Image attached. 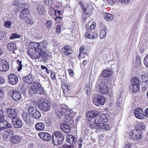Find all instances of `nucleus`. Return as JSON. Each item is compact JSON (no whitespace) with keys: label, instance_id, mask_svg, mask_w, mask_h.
I'll return each instance as SVG.
<instances>
[{"label":"nucleus","instance_id":"13d9d810","mask_svg":"<svg viewBox=\"0 0 148 148\" xmlns=\"http://www.w3.org/2000/svg\"><path fill=\"white\" fill-rule=\"evenodd\" d=\"M99 117H97L94 119V122H95V123L96 124V125H99V124L101 123H100V120H99Z\"/></svg>","mask_w":148,"mask_h":148},{"label":"nucleus","instance_id":"9d476101","mask_svg":"<svg viewBox=\"0 0 148 148\" xmlns=\"http://www.w3.org/2000/svg\"><path fill=\"white\" fill-rule=\"evenodd\" d=\"M34 51L35 52L34 53V55H35V58H38L42 56H43L46 53V51L43 50L42 48L39 47L36 48L35 49Z\"/></svg>","mask_w":148,"mask_h":148},{"label":"nucleus","instance_id":"f3484780","mask_svg":"<svg viewBox=\"0 0 148 148\" xmlns=\"http://www.w3.org/2000/svg\"><path fill=\"white\" fill-rule=\"evenodd\" d=\"M11 125L6 121L0 122V132L6 128H10Z\"/></svg>","mask_w":148,"mask_h":148},{"label":"nucleus","instance_id":"6e6552de","mask_svg":"<svg viewBox=\"0 0 148 148\" xmlns=\"http://www.w3.org/2000/svg\"><path fill=\"white\" fill-rule=\"evenodd\" d=\"M12 123L14 127L16 128H21L22 126V121L19 118V117L12 119Z\"/></svg>","mask_w":148,"mask_h":148},{"label":"nucleus","instance_id":"c03bdc74","mask_svg":"<svg viewBox=\"0 0 148 148\" xmlns=\"http://www.w3.org/2000/svg\"><path fill=\"white\" fill-rule=\"evenodd\" d=\"M12 22L10 21H5L4 25L5 27L8 29H10L11 27Z\"/></svg>","mask_w":148,"mask_h":148},{"label":"nucleus","instance_id":"3c124183","mask_svg":"<svg viewBox=\"0 0 148 148\" xmlns=\"http://www.w3.org/2000/svg\"><path fill=\"white\" fill-rule=\"evenodd\" d=\"M32 43L31 48L32 49L34 48V50L35 49H36V48H37L38 47L39 45L38 43L34 42H32Z\"/></svg>","mask_w":148,"mask_h":148},{"label":"nucleus","instance_id":"bb28decb","mask_svg":"<svg viewBox=\"0 0 148 148\" xmlns=\"http://www.w3.org/2000/svg\"><path fill=\"white\" fill-rule=\"evenodd\" d=\"M98 127V129L100 130L105 129V130H108L110 128L109 125L103 123L99 124Z\"/></svg>","mask_w":148,"mask_h":148},{"label":"nucleus","instance_id":"69168bd1","mask_svg":"<svg viewBox=\"0 0 148 148\" xmlns=\"http://www.w3.org/2000/svg\"><path fill=\"white\" fill-rule=\"evenodd\" d=\"M79 4L81 6L82 9L83 10L84 12L85 13L86 11V9L84 5V4L82 2H79Z\"/></svg>","mask_w":148,"mask_h":148},{"label":"nucleus","instance_id":"6e6d98bb","mask_svg":"<svg viewBox=\"0 0 148 148\" xmlns=\"http://www.w3.org/2000/svg\"><path fill=\"white\" fill-rule=\"evenodd\" d=\"M61 26L58 25L57 26L56 29V32L58 34H59L61 33Z\"/></svg>","mask_w":148,"mask_h":148},{"label":"nucleus","instance_id":"9b49d317","mask_svg":"<svg viewBox=\"0 0 148 148\" xmlns=\"http://www.w3.org/2000/svg\"><path fill=\"white\" fill-rule=\"evenodd\" d=\"M9 84L13 85L16 84L18 81L17 77L14 74H11L8 76Z\"/></svg>","mask_w":148,"mask_h":148},{"label":"nucleus","instance_id":"37998d69","mask_svg":"<svg viewBox=\"0 0 148 148\" xmlns=\"http://www.w3.org/2000/svg\"><path fill=\"white\" fill-rule=\"evenodd\" d=\"M145 127L143 123H140L138 124L137 127V130L139 132H141L143 131L145 129Z\"/></svg>","mask_w":148,"mask_h":148},{"label":"nucleus","instance_id":"423d86ee","mask_svg":"<svg viewBox=\"0 0 148 148\" xmlns=\"http://www.w3.org/2000/svg\"><path fill=\"white\" fill-rule=\"evenodd\" d=\"M67 107L64 104H62L61 105V107L58 108L57 111L60 115H62L66 116H68L70 114L71 112L67 110Z\"/></svg>","mask_w":148,"mask_h":148},{"label":"nucleus","instance_id":"58836bf2","mask_svg":"<svg viewBox=\"0 0 148 148\" xmlns=\"http://www.w3.org/2000/svg\"><path fill=\"white\" fill-rule=\"evenodd\" d=\"M122 97L120 95L118 97L116 101V105L117 106L120 107L122 103Z\"/></svg>","mask_w":148,"mask_h":148},{"label":"nucleus","instance_id":"f704fd0d","mask_svg":"<svg viewBox=\"0 0 148 148\" xmlns=\"http://www.w3.org/2000/svg\"><path fill=\"white\" fill-rule=\"evenodd\" d=\"M32 116L36 119H38L41 116V114L39 111L36 110L35 112L32 115Z\"/></svg>","mask_w":148,"mask_h":148},{"label":"nucleus","instance_id":"8fccbe9b","mask_svg":"<svg viewBox=\"0 0 148 148\" xmlns=\"http://www.w3.org/2000/svg\"><path fill=\"white\" fill-rule=\"evenodd\" d=\"M86 116L88 118H90V119H92L93 117L92 111L88 112L86 114Z\"/></svg>","mask_w":148,"mask_h":148},{"label":"nucleus","instance_id":"4468645a","mask_svg":"<svg viewBox=\"0 0 148 148\" xmlns=\"http://www.w3.org/2000/svg\"><path fill=\"white\" fill-rule=\"evenodd\" d=\"M38 86V83L34 82L29 88L28 93L31 95L36 94Z\"/></svg>","mask_w":148,"mask_h":148},{"label":"nucleus","instance_id":"5701e85b","mask_svg":"<svg viewBox=\"0 0 148 148\" xmlns=\"http://www.w3.org/2000/svg\"><path fill=\"white\" fill-rule=\"evenodd\" d=\"M36 130L40 131L43 130L45 128V125L44 124L41 122L37 123L35 125Z\"/></svg>","mask_w":148,"mask_h":148},{"label":"nucleus","instance_id":"aec40b11","mask_svg":"<svg viewBox=\"0 0 148 148\" xmlns=\"http://www.w3.org/2000/svg\"><path fill=\"white\" fill-rule=\"evenodd\" d=\"M12 5H18L19 8H22L25 6L24 3L23 1L21 0H15L12 3Z\"/></svg>","mask_w":148,"mask_h":148},{"label":"nucleus","instance_id":"c9c22d12","mask_svg":"<svg viewBox=\"0 0 148 148\" xmlns=\"http://www.w3.org/2000/svg\"><path fill=\"white\" fill-rule=\"evenodd\" d=\"M15 45L13 43H9L8 44L7 47L9 50L13 51L15 49Z\"/></svg>","mask_w":148,"mask_h":148},{"label":"nucleus","instance_id":"f03ea898","mask_svg":"<svg viewBox=\"0 0 148 148\" xmlns=\"http://www.w3.org/2000/svg\"><path fill=\"white\" fill-rule=\"evenodd\" d=\"M37 103L39 108L42 111H48L51 107L50 102L46 99H39L37 101Z\"/></svg>","mask_w":148,"mask_h":148},{"label":"nucleus","instance_id":"0eeeda50","mask_svg":"<svg viewBox=\"0 0 148 148\" xmlns=\"http://www.w3.org/2000/svg\"><path fill=\"white\" fill-rule=\"evenodd\" d=\"M9 66L7 62L3 60H0V71H6L8 70Z\"/></svg>","mask_w":148,"mask_h":148},{"label":"nucleus","instance_id":"09e8293b","mask_svg":"<svg viewBox=\"0 0 148 148\" xmlns=\"http://www.w3.org/2000/svg\"><path fill=\"white\" fill-rule=\"evenodd\" d=\"M85 36L88 38L89 39H95L96 38V37L94 36L93 35H90V33L88 32H86L85 34Z\"/></svg>","mask_w":148,"mask_h":148},{"label":"nucleus","instance_id":"a211bd4d","mask_svg":"<svg viewBox=\"0 0 148 148\" xmlns=\"http://www.w3.org/2000/svg\"><path fill=\"white\" fill-rule=\"evenodd\" d=\"M21 140V137L18 135L13 136L10 138V142L12 144H17L20 142Z\"/></svg>","mask_w":148,"mask_h":148},{"label":"nucleus","instance_id":"7ed1b4c3","mask_svg":"<svg viewBox=\"0 0 148 148\" xmlns=\"http://www.w3.org/2000/svg\"><path fill=\"white\" fill-rule=\"evenodd\" d=\"M64 139V136L61 132L56 131L52 134V142L55 145H58L62 144Z\"/></svg>","mask_w":148,"mask_h":148},{"label":"nucleus","instance_id":"5fc2aeb1","mask_svg":"<svg viewBox=\"0 0 148 148\" xmlns=\"http://www.w3.org/2000/svg\"><path fill=\"white\" fill-rule=\"evenodd\" d=\"M143 62L145 66L148 68V55L144 58Z\"/></svg>","mask_w":148,"mask_h":148},{"label":"nucleus","instance_id":"c756f323","mask_svg":"<svg viewBox=\"0 0 148 148\" xmlns=\"http://www.w3.org/2000/svg\"><path fill=\"white\" fill-rule=\"evenodd\" d=\"M107 29V28L106 27H104L103 29H102L101 30L99 34V36L101 38L103 39L105 38L106 35V30Z\"/></svg>","mask_w":148,"mask_h":148},{"label":"nucleus","instance_id":"7c9ffc66","mask_svg":"<svg viewBox=\"0 0 148 148\" xmlns=\"http://www.w3.org/2000/svg\"><path fill=\"white\" fill-rule=\"evenodd\" d=\"M131 85H140L139 79L136 77L133 78L131 80Z\"/></svg>","mask_w":148,"mask_h":148},{"label":"nucleus","instance_id":"de8ad7c7","mask_svg":"<svg viewBox=\"0 0 148 148\" xmlns=\"http://www.w3.org/2000/svg\"><path fill=\"white\" fill-rule=\"evenodd\" d=\"M16 62L18 65V66H17L18 67V71H20L22 69L23 65L22 64V61H19L18 60H17Z\"/></svg>","mask_w":148,"mask_h":148},{"label":"nucleus","instance_id":"774afa93","mask_svg":"<svg viewBox=\"0 0 148 148\" xmlns=\"http://www.w3.org/2000/svg\"><path fill=\"white\" fill-rule=\"evenodd\" d=\"M130 0H119V2L123 4H126L128 3Z\"/></svg>","mask_w":148,"mask_h":148},{"label":"nucleus","instance_id":"e433bc0d","mask_svg":"<svg viewBox=\"0 0 148 148\" xmlns=\"http://www.w3.org/2000/svg\"><path fill=\"white\" fill-rule=\"evenodd\" d=\"M140 88V85H131L130 89L132 92H136Z\"/></svg>","mask_w":148,"mask_h":148},{"label":"nucleus","instance_id":"f257e3e1","mask_svg":"<svg viewBox=\"0 0 148 148\" xmlns=\"http://www.w3.org/2000/svg\"><path fill=\"white\" fill-rule=\"evenodd\" d=\"M96 88L99 90L100 93L103 95H110L112 91L109 90V88L105 82H97L96 85Z\"/></svg>","mask_w":148,"mask_h":148},{"label":"nucleus","instance_id":"39448f33","mask_svg":"<svg viewBox=\"0 0 148 148\" xmlns=\"http://www.w3.org/2000/svg\"><path fill=\"white\" fill-rule=\"evenodd\" d=\"M130 138L133 141H136L137 142H140L142 139L143 136L142 132H139L138 131H136L134 133L133 132H131L129 134Z\"/></svg>","mask_w":148,"mask_h":148},{"label":"nucleus","instance_id":"79ce46f5","mask_svg":"<svg viewBox=\"0 0 148 148\" xmlns=\"http://www.w3.org/2000/svg\"><path fill=\"white\" fill-rule=\"evenodd\" d=\"M36 108L34 107L29 106L28 108L29 113L30 114H32L36 111Z\"/></svg>","mask_w":148,"mask_h":148},{"label":"nucleus","instance_id":"a19ab883","mask_svg":"<svg viewBox=\"0 0 148 148\" xmlns=\"http://www.w3.org/2000/svg\"><path fill=\"white\" fill-rule=\"evenodd\" d=\"M44 93V90L42 87L41 86H38V85L36 94L42 95Z\"/></svg>","mask_w":148,"mask_h":148},{"label":"nucleus","instance_id":"393cba45","mask_svg":"<svg viewBox=\"0 0 148 148\" xmlns=\"http://www.w3.org/2000/svg\"><path fill=\"white\" fill-rule=\"evenodd\" d=\"M77 139L73 135H68L67 136V140L68 143L70 144L75 143Z\"/></svg>","mask_w":148,"mask_h":148},{"label":"nucleus","instance_id":"72a5a7b5","mask_svg":"<svg viewBox=\"0 0 148 148\" xmlns=\"http://www.w3.org/2000/svg\"><path fill=\"white\" fill-rule=\"evenodd\" d=\"M38 47L42 48L43 50L46 51L47 43L46 42L42 41L38 43Z\"/></svg>","mask_w":148,"mask_h":148},{"label":"nucleus","instance_id":"680f3d73","mask_svg":"<svg viewBox=\"0 0 148 148\" xmlns=\"http://www.w3.org/2000/svg\"><path fill=\"white\" fill-rule=\"evenodd\" d=\"M83 144V142L82 139L79 140L78 142V147L79 148H80L82 147V145Z\"/></svg>","mask_w":148,"mask_h":148},{"label":"nucleus","instance_id":"4d7b16f0","mask_svg":"<svg viewBox=\"0 0 148 148\" xmlns=\"http://www.w3.org/2000/svg\"><path fill=\"white\" fill-rule=\"evenodd\" d=\"M108 3V4L110 5L114 4L116 0H106Z\"/></svg>","mask_w":148,"mask_h":148},{"label":"nucleus","instance_id":"b1692460","mask_svg":"<svg viewBox=\"0 0 148 148\" xmlns=\"http://www.w3.org/2000/svg\"><path fill=\"white\" fill-rule=\"evenodd\" d=\"M29 13V12L28 8H26L23 9L20 12V18H24L27 17Z\"/></svg>","mask_w":148,"mask_h":148},{"label":"nucleus","instance_id":"052dcab7","mask_svg":"<svg viewBox=\"0 0 148 148\" xmlns=\"http://www.w3.org/2000/svg\"><path fill=\"white\" fill-rule=\"evenodd\" d=\"M85 50V47L84 46L81 47L79 49V53L82 54Z\"/></svg>","mask_w":148,"mask_h":148},{"label":"nucleus","instance_id":"473e14b6","mask_svg":"<svg viewBox=\"0 0 148 148\" xmlns=\"http://www.w3.org/2000/svg\"><path fill=\"white\" fill-rule=\"evenodd\" d=\"M99 118L100 121L104 123L107 122L108 121L107 118L104 114H102L100 115Z\"/></svg>","mask_w":148,"mask_h":148},{"label":"nucleus","instance_id":"2eb2a0df","mask_svg":"<svg viewBox=\"0 0 148 148\" xmlns=\"http://www.w3.org/2000/svg\"><path fill=\"white\" fill-rule=\"evenodd\" d=\"M11 96L15 101H18L21 98V93L16 90L13 91Z\"/></svg>","mask_w":148,"mask_h":148},{"label":"nucleus","instance_id":"338daca9","mask_svg":"<svg viewBox=\"0 0 148 148\" xmlns=\"http://www.w3.org/2000/svg\"><path fill=\"white\" fill-rule=\"evenodd\" d=\"M27 54L30 56V57L32 59H36V58H35V57L34 55H33L31 53H30V52L29 51H27Z\"/></svg>","mask_w":148,"mask_h":148},{"label":"nucleus","instance_id":"0e129e2a","mask_svg":"<svg viewBox=\"0 0 148 148\" xmlns=\"http://www.w3.org/2000/svg\"><path fill=\"white\" fill-rule=\"evenodd\" d=\"M144 114V116L146 118H148V108L145 110Z\"/></svg>","mask_w":148,"mask_h":148},{"label":"nucleus","instance_id":"6ab92c4d","mask_svg":"<svg viewBox=\"0 0 148 148\" xmlns=\"http://www.w3.org/2000/svg\"><path fill=\"white\" fill-rule=\"evenodd\" d=\"M60 127L62 130L66 133H69L70 131V126L66 123H61L60 125Z\"/></svg>","mask_w":148,"mask_h":148},{"label":"nucleus","instance_id":"4c0bfd02","mask_svg":"<svg viewBox=\"0 0 148 148\" xmlns=\"http://www.w3.org/2000/svg\"><path fill=\"white\" fill-rule=\"evenodd\" d=\"M64 118L66 119L67 123L71 124H73V122L72 119V116H71V113L68 116H66L64 117Z\"/></svg>","mask_w":148,"mask_h":148},{"label":"nucleus","instance_id":"412c9836","mask_svg":"<svg viewBox=\"0 0 148 148\" xmlns=\"http://www.w3.org/2000/svg\"><path fill=\"white\" fill-rule=\"evenodd\" d=\"M22 118L26 124L29 123L31 122V117L30 115L26 112H23L22 114Z\"/></svg>","mask_w":148,"mask_h":148},{"label":"nucleus","instance_id":"f8f14e48","mask_svg":"<svg viewBox=\"0 0 148 148\" xmlns=\"http://www.w3.org/2000/svg\"><path fill=\"white\" fill-rule=\"evenodd\" d=\"M39 137L45 141H50L51 139V135L48 133L41 132L38 134Z\"/></svg>","mask_w":148,"mask_h":148},{"label":"nucleus","instance_id":"a18cd8bd","mask_svg":"<svg viewBox=\"0 0 148 148\" xmlns=\"http://www.w3.org/2000/svg\"><path fill=\"white\" fill-rule=\"evenodd\" d=\"M5 119V117L3 114V112L2 110L1 109L0 110V121H6Z\"/></svg>","mask_w":148,"mask_h":148},{"label":"nucleus","instance_id":"ddd939ff","mask_svg":"<svg viewBox=\"0 0 148 148\" xmlns=\"http://www.w3.org/2000/svg\"><path fill=\"white\" fill-rule=\"evenodd\" d=\"M105 101L106 99L103 96L98 95L95 99V103L97 106L99 104L103 105L104 104Z\"/></svg>","mask_w":148,"mask_h":148},{"label":"nucleus","instance_id":"e2e57ef3","mask_svg":"<svg viewBox=\"0 0 148 148\" xmlns=\"http://www.w3.org/2000/svg\"><path fill=\"white\" fill-rule=\"evenodd\" d=\"M93 117L97 116L100 113L99 112L95 110H92Z\"/></svg>","mask_w":148,"mask_h":148},{"label":"nucleus","instance_id":"cd10ccee","mask_svg":"<svg viewBox=\"0 0 148 148\" xmlns=\"http://www.w3.org/2000/svg\"><path fill=\"white\" fill-rule=\"evenodd\" d=\"M37 10L39 14H40L43 15L45 12V11L44 7L42 5H39L37 7Z\"/></svg>","mask_w":148,"mask_h":148},{"label":"nucleus","instance_id":"1a4fd4ad","mask_svg":"<svg viewBox=\"0 0 148 148\" xmlns=\"http://www.w3.org/2000/svg\"><path fill=\"white\" fill-rule=\"evenodd\" d=\"M134 114L136 117L139 119H141L143 118L144 112L143 109L140 108H137L134 111Z\"/></svg>","mask_w":148,"mask_h":148},{"label":"nucleus","instance_id":"bf43d9fd","mask_svg":"<svg viewBox=\"0 0 148 148\" xmlns=\"http://www.w3.org/2000/svg\"><path fill=\"white\" fill-rule=\"evenodd\" d=\"M32 42H31L30 41L27 40L25 42L26 46L27 47H28L30 48H31Z\"/></svg>","mask_w":148,"mask_h":148},{"label":"nucleus","instance_id":"864d4df0","mask_svg":"<svg viewBox=\"0 0 148 148\" xmlns=\"http://www.w3.org/2000/svg\"><path fill=\"white\" fill-rule=\"evenodd\" d=\"M25 22L28 24L32 25L34 23L33 19L32 18H29L26 20Z\"/></svg>","mask_w":148,"mask_h":148},{"label":"nucleus","instance_id":"a878e982","mask_svg":"<svg viewBox=\"0 0 148 148\" xmlns=\"http://www.w3.org/2000/svg\"><path fill=\"white\" fill-rule=\"evenodd\" d=\"M112 73V71L110 69H106L103 71L102 75L105 77H108L111 76Z\"/></svg>","mask_w":148,"mask_h":148},{"label":"nucleus","instance_id":"4be33fe9","mask_svg":"<svg viewBox=\"0 0 148 148\" xmlns=\"http://www.w3.org/2000/svg\"><path fill=\"white\" fill-rule=\"evenodd\" d=\"M142 80L146 88L148 87V74L143 73L141 75Z\"/></svg>","mask_w":148,"mask_h":148},{"label":"nucleus","instance_id":"603ef678","mask_svg":"<svg viewBox=\"0 0 148 148\" xmlns=\"http://www.w3.org/2000/svg\"><path fill=\"white\" fill-rule=\"evenodd\" d=\"M7 130L4 131L3 134V135L4 139L6 140L8 138V136H9L8 133L7 132Z\"/></svg>","mask_w":148,"mask_h":148},{"label":"nucleus","instance_id":"dca6fc26","mask_svg":"<svg viewBox=\"0 0 148 148\" xmlns=\"http://www.w3.org/2000/svg\"><path fill=\"white\" fill-rule=\"evenodd\" d=\"M34 79V76L30 73L28 75L23 77L22 80L25 83L30 84L33 82Z\"/></svg>","mask_w":148,"mask_h":148},{"label":"nucleus","instance_id":"20e7f679","mask_svg":"<svg viewBox=\"0 0 148 148\" xmlns=\"http://www.w3.org/2000/svg\"><path fill=\"white\" fill-rule=\"evenodd\" d=\"M18 111L16 109L11 108H7L6 109L5 113L6 117L11 119L12 120L17 117H18Z\"/></svg>","mask_w":148,"mask_h":148},{"label":"nucleus","instance_id":"ea45409f","mask_svg":"<svg viewBox=\"0 0 148 148\" xmlns=\"http://www.w3.org/2000/svg\"><path fill=\"white\" fill-rule=\"evenodd\" d=\"M45 24L46 28L48 30L52 27V22L51 21L47 20Z\"/></svg>","mask_w":148,"mask_h":148},{"label":"nucleus","instance_id":"2f4dec72","mask_svg":"<svg viewBox=\"0 0 148 148\" xmlns=\"http://www.w3.org/2000/svg\"><path fill=\"white\" fill-rule=\"evenodd\" d=\"M88 123L90 126L91 128H92L95 127V128L98 129L97 127L98 125H96V124H95V122H94V120H93L92 119H89Z\"/></svg>","mask_w":148,"mask_h":148},{"label":"nucleus","instance_id":"49530a36","mask_svg":"<svg viewBox=\"0 0 148 148\" xmlns=\"http://www.w3.org/2000/svg\"><path fill=\"white\" fill-rule=\"evenodd\" d=\"M21 35L17 34L16 33L13 34L10 37V39L11 40H13L15 38H20Z\"/></svg>","mask_w":148,"mask_h":148},{"label":"nucleus","instance_id":"c85d7f7f","mask_svg":"<svg viewBox=\"0 0 148 148\" xmlns=\"http://www.w3.org/2000/svg\"><path fill=\"white\" fill-rule=\"evenodd\" d=\"M113 18V16L112 14L108 13H106L104 15V19L108 21H110L112 20Z\"/></svg>","mask_w":148,"mask_h":148}]
</instances>
